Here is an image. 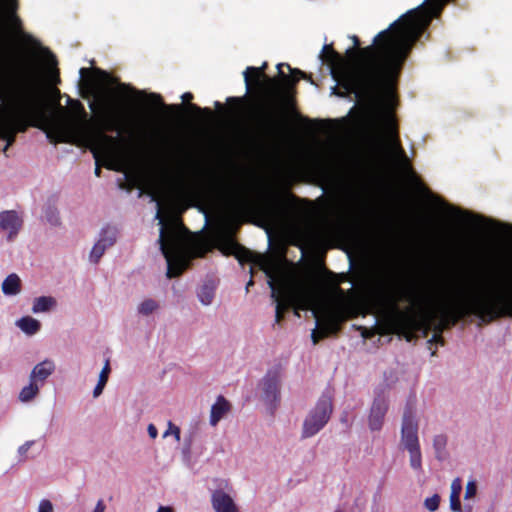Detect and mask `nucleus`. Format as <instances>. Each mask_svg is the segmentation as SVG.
Wrapping results in <instances>:
<instances>
[{
    "mask_svg": "<svg viewBox=\"0 0 512 512\" xmlns=\"http://www.w3.org/2000/svg\"><path fill=\"white\" fill-rule=\"evenodd\" d=\"M428 21L420 10L408 11L379 32L372 45L359 50L348 49L350 62L334 50L332 44L324 45L320 57L343 89L334 87L333 93L340 97L353 94L359 102L370 101L379 89L398 77Z\"/></svg>",
    "mask_w": 512,
    "mask_h": 512,
    "instance_id": "nucleus-1",
    "label": "nucleus"
},
{
    "mask_svg": "<svg viewBox=\"0 0 512 512\" xmlns=\"http://www.w3.org/2000/svg\"><path fill=\"white\" fill-rule=\"evenodd\" d=\"M370 301L384 312L392 331L411 342L418 333L426 337L432 326L442 335L445 329L469 316L488 324L500 318H512V293H475L460 300L430 309L431 294L427 291L399 290L385 279H379L370 290Z\"/></svg>",
    "mask_w": 512,
    "mask_h": 512,
    "instance_id": "nucleus-2",
    "label": "nucleus"
},
{
    "mask_svg": "<svg viewBox=\"0 0 512 512\" xmlns=\"http://www.w3.org/2000/svg\"><path fill=\"white\" fill-rule=\"evenodd\" d=\"M267 63L261 67L249 66L244 71V81L249 97H228L227 104L235 108L249 103L250 118L254 124L257 136L261 140L275 139L282 131L290 113L296 112V100L293 95L294 87L301 78L309 79L305 72L292 68L287 63L277 65L278 77L270 78L265 74Z\"/></svg>",
    "mask_w": 512,
    "mask_h": 512,
    "instance_id": "nucleus-3",
    "label": "nucleus"
},
{
    "mask_svg": "<svg viewBox=\"0 0 512 512\" xmlns=\"http://www.w3.org/2000/svg\"><path fill=\"white\" fill-rule=\"evenodd\" d=\"M70 116L67 121H57L55 124L59 134V142H73L80 138L87 142L96 160L95 175L100 177L101 157L108 160L107 167L112 169V162L118 161L122 154V144L125 139L120 135L128 133L130 139H134V131L131 127V115L128 106L122 101L112 100L107 95H99L97 102H90L89 107L96 113V119L100 130L93 131L90 119L84 105L76 99H69Z\"/></svg>",
    "mask_w": 512,
    "mask_h": 512,
    "instance_id": "nucleus-4",
    "label": "nucleus"
},
{
    "mask_svg": "<svg viewBox=\"0 0 512 512\" xmlns=\"http://www.w3.org/2000/svg\"><path fill=\"white\" fill-rule=\"evenodd\" d=\"M0 99L9 109V118L0 119V139L6 141L4 152L15 142L17 133L29 127L45 131L50 142H59L55 124L67 118L47 114L41 86L29 61L1 82Z\"/></svg>",
    "mask_w": 512,
    "mask_h": 512,
    "instance_id": "nucleus-5",
    "label": "nucleus"
},
{
    "mask_svg": "<svg viewBox=\"0 0 512 512\" xmlns=\"http://www.w3.org/2000/svg\"><path fill=\"white\" fill-rule=\"evenodd\" d=\"M220 249L225 255H234L240 264L251 263L263 270L271 288V297L276 303L275 322L280 324L284 319L285 313L290 308L295 309V314L299 316L298 309L307 308L308 299L306 294L295 285L281 280L276 281L273 271L263 259L261 255L253 253L251 250L239 244L234 239V231L232 227H228L219 237Z\"/></svg>",
    "mask_w": 512,
    "mask_h": 512,
    "instance_id": "nucleus-6",
    "label": "nucleus"
},
{
    "mask_svg": "<svg viewBox=\"0 0 512 512\" xmlns=\"http://www.w3.org/2000/svg\"><path fill=\"white\" fill-rule=\"evenodd\" d=\"M156 218L159 220L160 235L158 242L160 250L167 262V277L180 276L188 267L189 260L184 251L183 240L180 237L177 226H182L178 218L166 220L161 203L158 202Z\"/></svg>",
    "mask_w": 512,
    "mask_h": 512,
    "instance_id": "nucleus-7",
    "label": "nucleus"
},
{
    "mask_svg": "<svg viewBox=\"0 0 512 512\" xmlns=\"http://www.w3.org/2000/svg\"><path fill=\"white\" fill-rule=\"evenodd\" d=\"M183 192L187 195H204L216 200L225 201L238 208L247 206V201L236 191L231 181L222 175L214 172L207 174V177L193 185H181Z\"/></svg>",
    "mask_w": 512,
    "mask_h": 512,
    "instance_id": "nucleus-8",
    "label": "nucleus"
},
{
    "mask_svg": "<svg viewBox=\"0 0 512 512\" xmlns=\"http://www.w3.org/2000/svg\"><path fill=\"white\" fill-rule=\"evenodd\" d=\"M313 313L317 324L311 334L314 344L330 335L337 334L341 329V324L352 316L350 308L344 304L324 308L320 314L318 311H313Z\"/></svg>",
    "mask_w": 512,
    "mask_h": 512,
    "instance_id": "nucleus-9",
    "label": "nucleus"
},
{
    "mask_svg": "<svg viewBox=\"0 0 512 512\" xmlns=\"http://www.w3.org/2000/svg\"><path fill=\"white\" fill-rule=\"evenodd\" d=\"M332 411L331 398L326 395L321 396L303 422L302 438H310L316 435L328 423Z\"/></svg>",
    "mask_w": 512,
    "mask_h": 512,
    "instance_id": "nucleus-10",
    "label": "nucleus"
},
{
    "mask_svg": "<svg viewBox=\"0 0 512 512\" xmlns=\"http://www.w3.org/2000/svg\"><path fill=\"white\" fill-rule=\"evenodd\" d=\"M18 6V0H7L6 5H0V11H3L10 29L19 36L24 44L34 49L41 48V43L31 34L24 31L23 22L17 14Z\"/></svg>",
    "mask_w": 512,
    "mask_h": 512,
    "instance_id": "nucleus-11",
    "label": "nucleus"
},
{
    "mask_svg": "<svg viewBox=\"0 0 512 512\" xmlns=\"http://www.w3.org/2000/svg\"><path fill=\"white\" fill-rule=\"evenodd\" d=\"M401 444L406 450L420 447L418 438V423L413 416L412 407L407 405L402 420Z\"/></svg>",
    "mask_w": 512,
    "mask_h": 512,
    "instance_id": "nucleus-12",
    "label": "nucleus"
},
{
    "mask_svg": "<svg viewBox=\"0 0 512 512\" xmlns=\"http://www.w3.org/2000/svg\"><path fill=\"white\" fill-rule=\"evenodd\" d=\"M284 198L288 200L296 199L295 195L290 192H285L283 196L273 194L267 201L257 206L259 215L268 222L274 221L278 216L279 207L283 205Z\"/></svg>",
    "mask_w": 512,
    "mask_h": 512,
    "instance_id": "nucleus-13",
    "label": "nucleus"
},
{
    "mask_svg": "<svg viewBox=\"0 0 512 512\" xmlns=\"http://www.w3.org/2000/svg\"><path fill=\"white\" fill-rule=\"evenodd\" d=\"M387 411V399L382 395L376 396L373 400L368 416V425L371 431H379L382 429Z\"/></svg>",
    "mask_w": 512,
    "mask_h": 512,
    "instance_id": "nucleus-14",
    "label": "nucleus"
},
{
    "mask_svg": "<svg viewBox=\"0 0 512 512\" xmlns=\"http://www.w3.org/2000/svg\"><path fill=\"white\" fill-rule=\"evenodd\" d=\"M382 119L384 122L388 142L391 149L394 150L400 156L405 157V151L400 142L398 127L393 114L389 111H384L382 113Z\"/></svg>",
    "mask_w": 512,
    "mask_h": 512,
    "instance_id": "nucleus-15",
    "label": "nucleus"
},
{
    "mask_svg": "<svg viewBox=\"0 0 512 512\" xmlns=\"http://www.w3.org/2000/svg\"><path fill=\"white\" fill-rule=\"evenodd\" d=\"M262 386L264 401L271 405L272 408H276L280 400L279 378L277 374L268 373L262 381Z\"/></svg>",
    "mask_w": 512,
    "mask_h": 512,
    "instance_id": "nucleus-16",
    "label": "nucleus"
},
{
    "mask_svg": "<svg viewBox=\"0 0 512 512\" xmlns=\"http://www.w3.org/2000/svg\"><path fill=\"white\" fill-rule=\"evenodd\" d=\"M23 220L14 210H7L0 213V231L8 233V240L11 241L18 234Z\"/></svg>",
    "mask_w": 512,
    "mask_h": 512,
    "instance_id": "nucleus-17",
    "label": "nucleus"
},
{
    "mask_svg": "<svg viewBox=\"0 0 512 512\" xmlns=\"http://www.w3.org/2000/svg\"><path fill=\"white\" fill-rule=\"evenodd\" d=\"M211 503L215 512H239L232 497L222 490H215L212 493Z\"/></svg>",
    "mask_w": 512,
    "mask_h": 512,
    "instance_id": "nucleus-18",
    "label": "nucleus"
},
{
    "mask_svg": "<svg viewBox=\"0 0 512 512\" xmlns=\"http://www.w3.org/2000/svg\"><path fill=\"white\" fill-rule=\"evenodd\" d=\"M231 405L222 395L217 397L211 407L210 424L216 426L218 422L230 411Z\"/></svg>",
    "mask_w": 512,
    "mask_h": 512,
    "instance_id": "nucleus-19",
    "label": "nucleus"
},
{
    "mask_svg": "<svg viewBox=\"0 0 512 512\" xmlns=\"http://www.w3.org/2000/svg\"><path fill=\"white\" fill-rule=\"evenodd\" d=\"M55 370V365L50 360L38 363L32 370L30 380L43 383Z\"/></svg>",
    "mask_w": 512,
    "mask_h": 512,
    "instance_id": "nucleus-20",
    "label": "nucleus"
},
{
    "mask_svg": "<svg viewBox=\"0 0 512 512\" xmlns=\"http://www.w3.org/2000/svg\"><path fill=\"white\" fill-rule=\"evenodd\" d=\"M21 291V280L15 273L8 275L2 283V292L5 295H16Z\"/></svg>",
    "mask_w": 512,
    "mask_h": 512,
    "instance_id": "nucleus-21",
    "label": "nucleus"
},
{
    "mask_svg": "<svg viewBox=\"0 0 512 512\" xmlns=\"http://www.w3.org/2000/svg\"><path fill=\"white\" fill-rule=\"evenodd\" d=\"M462 491V481L460 478H455L451 483L450 493V508L454 512L461 511L460 494Z\"/></svg>",
    "mask_w": 512,
    "mask_h": 512,
    "instance_id": "nucleus-22",
    "label": "nucleus"
},
{
    "mask_svg": "<svg viewBox=\"0 0 512 512\" xmlns=\"http://www.w3.org/2000/svg\"><path fill=\"white\" fill-rule=\"evenodd\" d=\"M17 325L23 332L28 335L36 334L41 327L40 322L30 316L22 317L17 321Z\"/></svg>",
    "mask_w": 512,
    "mask_h": 512,
    "instance_id": "nucleus-23",
    "label": "nucleus"
},
{
    "mask_svg": "<svg viewBox=\"0 0 512 512\" xmlns=\"http://www.w3.org/2000/svg\"><path fill=\"white\" fill-rule=\"evenodd\" d=\"M56 306V300L51 296H41L35 298L33 302V313L47 312Z\"/></svg>",
    "mask_w": 512,
    "mask_h": 512,
    "instance_id": "nucleus-24",
    "label": "nucleus"
},
{
    "mask_svg": "<svg viewBox=\"0 0 512 512\" xmlns=\"http://www.w3.org/2000/svg\"><path fill=\"white\" fill-rule=\"evenodd\" d=\"M39 392V386L36 382L30 380V384L22 388L19 394V399L22 402L31 401Z\"/></svg>",
    "mask_w": 512,
    "mask_h": 512,
    "instance_id": "nucleus-25",
    "label": "nucleus"
},
{
    "mask_svg": "<svg viewBox=\"0 0 512 512\" xmlns=\"http://www.w3.org/2000/svg\"><path fill=\"white\" fill-rule=\"evenodd\" d=\"M117 231L113 227H105L100 235L98 243L105 244L107 247L112 246L116 242Z\"/></svg>",
    "mask_w": 512,
    "mask_h": 512,
    "instance_id": "nucleus-26",
    "label": "nucleus"
},
{
    "mask_svg": "<svg viewBox=\"0 0 512 512\" xmlns=\"http://www.w3.org/2000/svg\"><path fill=\"white\" fill-rule=\"evenodd\" d=\"M117 231L113 227H105L100 235L98 243L105 244L107 247L112 246L116 242Z\"/></svg>",
    "mask_w": 512,
    "mask_h": 512,
    "instance_id": "nucleus-27",
    "label": "nucleus"
},
{
    "mask_svg": "<svg viewBox=\"0 0 512 512\" xmlns=\"http://www.w3.org/2000/svg\"><path fill=\"white\" fill-rule=\"evenodd\" d=\"M410 456V466L415 471L422 470V454L420 447L407 450Z\"/></svg>",
    "mask_w": 512,
    "mask_h": 512,
    "instance_id": "nucleus-28",
    "label": "nucleus"
},
{
    "mask_svg": "<svg viewBox=\"0 0 512 512\" xmlns=\"http://www.w3.org/2000/svg\"><path fill=\"white\" fill-rule=\"evenodd\" d=\"M149 98L151 99V101L154 105L159 106L164 109H169L174 112H179L183 109V105H181V104L166 105L163 102V99L160 94L152 93V94H150Z\"/></svg>",
    "mask_w": 512,
    "mask_h": 512,
    "instance_id": "nucleus-29",
    "label": "nucleus"
},
{
    "mask_svg": "<svg viewBox=\"0 0 512 512\" xmlns=\"http://www.w3.org/2000/svg\"><path fill=\"white\" fill-rule=\"evenodd\" d=\"M158 308V303L153 299L144 300L138 307V312L142 315L148 316Z\"/></svg>",
    "mask_w": 512,
    "mask_h": 512,
    "instance_id": "nucleus-30",
    "label": "nucleus"
},
{
    "mask_svg": "<svg viewBox=\"0 0 512 512\" xmlns=\"http://www.w3.org/2000/svg\"><path fill=\"white\" fill-rule=\"evenodd\" d=\"M447 445V437L443 434L436 435L433 439V447L436 451V457L441 459L440 454L444 451Z\"/></svg>",
    "mask_w": 512,
    "mask_h": 512,
    "instance_id": "nucleus-31",
    "label": "nucleus"
},
{
    "mask_svg": "<svg viewBox=\"0 0 512 512\" xmlns=\"http://www.w3.org/2000/svg\"><path fill=\"white\" fill-rule=\"evenodd\" d=\"M198 296H199L200 301L204 305H209L212 302V299L214 297L213 288L208 285L202 286Z\"/></svg>",
    "mask_w": 512,
    "mask_h": 512,
    "instance_id": "nucleus-32",
    "label": "nucleus"
},
{
    "mask_svg": "<svg viewBox=\"0 0 512 512\" xmlns=\"http://www.w3.org/2000/svg\"><path fill=\"white\" fill-rule=\"evenodd\" d=\"M107 248V245L97 242L91 250L90 260L94 263H97Z\"/></svg>",
    "mask_w": 512,
    "mask_h": 512,
    "instance_id": "nucleus-33",
    "label": "nucleus"
},
{
    "mask_svg": "<svg viewBox=\"0 0 512 512\" xmlns=\"http://www.w3.org/2000/svg\"><path fill=\"white\" fill-rule=\"evenodd\" d=\"M440 504V496L438 494H434L433 496L426 498L424 501V506L427 510L434 512L439 508Z\"/></svg>",
    "mask_w": 512,
    "mask_h": 512,
    "instance_id": "nucleus-34",
    "label": "nucleus"
},
{
    "mask_svg": "<svg viewBox=\"0 0 512 512\" xmlns=\"http://www.w3.org/2000/svg\"><path fill=\"white\" fill-rule=\"evenodd\" d=\"M116 93L119 95H123V96L128 93L140 94L139 91H137L135 88H133L130 84H126V83H119L117 85Z\"/></svg>",
    "mask_w": 512,
    "mask_h": 512,
    "instance_id": "nucleus-35",
    "label": "nucleus"
},
{
    "mask_svg": "<svg viewBox=\"0 0 512 512\" xmlns=\"http://www.w3.org/2000/svg\"><path fill=\"white\" fill-rule=\"evenodd\" d=\"M187 108L196 114L204 115L205 117H212L213 113L210 108H201L196 104L189 103Z\"/></svg>",
    "mask_w": 512,
    "mask_h": 512,
    "instance_id": "nucleus-36",
    "label": "nucleus"
},
{
    "mask_svg": "<svg viewBox=\"0 0 512 512\" xmlns=\"http://www.w3.org/2000/svg\"><path fill=\"white\" fill-rule=\"evenodd\" d=\"M110 371H111L110 362H109V359H107L103 369L100 372L98 381L106 384L108 381V378H109Z\"/></svg>",
    "mask_w": 512,
    "mask_h": 512,
    "instance_id": "nucleus-37",
    "label": "nucleus"
},
{
    "mask_svg": "<svg viewBox=\"0 0 512 512\" xmlns=\"http://www.w3.org/2000/svg\"><path fill=\"white\" fill-rule=\"evenodd\" d=\"M476 492H477L476 483L474 481H469L466 485L465 499L474 497L476 495Z\"/></svg>",
    "mask_w": 512,
    "mask_h": 512,
    "instance_id": "nucleus-38",
    "label": "nucleus"
},
{
    "mask_svg": "<svg viewBox=\"0 0 512 512\" xmlns=\"http://www.w3.org/2000/svg\"><path fill=\"white\" fill-rule=\"evenodd\" d=\"M38 512H53L52 503L47 499L42 500L39 504Z\"/></svg>",
    "mask_w": 512,
    "mask_h": 512,
    "instance_id": "nucleus-39",
    "label": "nucleus"
},
{
    "mask_svg": "<svg viewBox=\"0 0 512 512\" xmlns=\"http://www.w3.org/2000/svg\"><path fill=\"white\" fill-rule=\"evenodd\" d=\"M34 444V441H27L23 445H21L18 449V453L20 456H25L31 446Z\"/></svg>",
    "mask_w": 512,
    "mask_h": 512,
    "instance_id": "nucleus-40",
    "label": "nucleus"
},
{
    "mask_svg": "<svg viewBox=\"0 0 512 512\" xmlns=\"http://www.w3.org/2000/svg\"><path fill=\"white\" fill-rule=\"evenodd\" d=\"M105 385H106L105 383L98 381L97 385L95 386V388L93 390V396L95 398L101 395Z\"/></svg>",
    "mask_w": 512,
    "mask_h": 512,
    "instance_id": "nucleus-41",
    "label": "nucleus"
},
{
    "mask_svg": "<svg viewBox=\"0 0 512 512\" xmlns=\"http://www.w3.org/2000/svg\"><path fill=\"white\" fill-rule=\"evenodd\" d=\"M429 342H435V343H439L441 345H444V338L439 333H434L432 338L429 340Z\"/></svg>",
    "mask_w": 512,
    "mask_h": 512,
    "instance_id": "nucleus-42",
    "label": "nucleus"
},
{
    "mask_svg": "<svg viewBox=\"0 0 512 512\" xmlns=\"http://www.w3.org/2000/svg\"><path fill=\"white\" fill-rule=\"evenodd\" d=\"M148 434L152 439H155L158 435L157 428L153 424H149L148 426Z\"/></svg>",
    "mask_w": 512,
    "mask_h": 512,
    "instance_id": "nucleus-43",
    "label": "nucleus"
},
{
    "mask_svg": "<svg viewBox=\"0 0 512 512\" xmlns=\"http://www.w3.org/2000/svg\"><path fill=\"white\" fill-rule=\"evenodd\" d=\"M169 428L171 429L172 433L175 435V438L177 441L180 440V429L179 427L173 425L171 422L169 423Z\"/></svg>",
    "mask_w": 512,
    "mask_h": 512,
    "instance_id": "nucleus-44",
    "label": "nucleus"
},
{
    "mask_svg": "<svg viewBox=\"0 0 512 512\" xmlns=\"http://www.w3.org/2000/svg\"><path fill=\"white\" fill-rule=\"evenodd\" d=\"M105 504H104V501L102 499H100L97 504H96V507L94 509L93 512H104L105 511Z\"/></svg>",
    "mask_w": 512,
    "mask_h": 512,
    "instance_id": "nucleus-45",
    "label": "nucleus"
},
{
    "mask_svg": "<svg viewBox=\"0 0 512 512\" xmlns=\"http://www.w3.org/2000/svg\"><path fill=\"white\" fill-rule=\"evenodd\" d=\"M351 39L353 40V43H354V48H353V49H354V50H359V49H361V48L359 47V46H360V40H359V38H358L356 35H354V36H352V37H351Z\"/></svg>",
    "mask_w": 512,
    "mask_h": 512,
    "instance_id": "nucleus-46",
    "label": "nucleus"
},
{
    "mask_svg": "<svg viewBox=\"0 0 512 512\" xmlns=\"http://www.w3.org/2000/svg\"><path fill=\"white\" fill-rule=\"evenodd\" d=\"M184 102H190L193 99V94L190 92H186L181 96Z\"/></svg>",
    "mask_w": 512,
    "mask_h": 512,
    "instance_id": "nucleus-47",
    "label": "nucleus"
},
{
    "mask_svg": "<svg viewBox=\"0 0 512 512\" xmlns=\"http://www.w3.org/2000/svg\"><path fill=\"white\" fill-rule=\"evenodd\" d=\"M157 512H174L172 507L169 506H160Z\"/></svg>",
    "mask_w": 512,
    "mask_h": 512,
    "instance_id": "nucleus-48",
    "label": "nucleus"
},
{
    "mask_svg": "<svg viewBox=\"0 0 512 512\" xmlns=\"http://www.w3.org/2000/svg\"><path fill=\"white\" fill-rule=\"evenodd\" d=\"M373 333L371 331H369L368 329L364 328L363 332H362V336L364 338H370L372 337Z\"/></svg>",
    "mask_w": 512,
    "mask_h": 512,
    "instance_id": "nucleus-49",
    "label": "nucleus"
},
{
    "mask_svg": "<svg viewBox=\"0 0 512 512\" xmlns=\"http://www.w3.org/2000/svg\"><path fill=\"white\" fill-rule=\"evenodd\" d=\"M214 105L219 112L225 111V107L220 102L216 101Z\"/></svg>",
    "mask_w": 512,
    "mask_h": 512,
    "instance_id": "nucleus-50",
    "label": "nucleus"
},
{
    "mask_svg": "<svg viewBox=\"0 0 512 512\" xmlns=\"http://www.w3.org/2000/svg\"><path fill=\"white\" fill-rule=\"evenodd\" d=\"M89 73H90V69H88V68H81V69H80V75H81V77H85V76H86L87 74H89Z\"/></svg>",
    "mask_w": 512,
    "mask_h": 512,
    "instance_id": "nucleus-51",
    "label": "nucleus"
},
{
    "mask_svg": "<svg viewBox=\"0 0 512 512\" xmlns=\"http://www.w3.org/2000/svg\"><path fill=\"white\" fill-rule=\"evenodd\" d=\"M417 184L419 188L422 189L424 192H426L429 195L431 194V192L420 181H418Z\"/></svg>",
    "mask_w": 512,
    "mask_h": 512,
    "instance_id": "nucleus-52",
    "label": "nucleus"
},
{
    "mask_svg": "<svg viewBox=\"0 0 512 512\" xmlns=\"http://www.w3.org/2000/svg\"><path fill=\"white\" fill-rule=\"evenodd\" d=\"M48 220H49L52 224H57V223H58V218H57V217H54V215H51L50 217H48Z\"/></svg>",
    "mask_w": 512,
    "mask_h": 512,
    "instance_id": "nucleus-53",
    "label": "nucleus"
},
{
    "mask_svg": "<svg viewBox=\"0 0 512 512\" xmlns=\"http://www.w3.org/2000/svg\"><path fill=\"white\" fill-rule=\"evenodd\" d=\"M95 72L99 73V74H100V75H102L103 77H107V76H108V74H107L105 71H103V70H101V69H99V68H96V69H95Z\"/></svg>",
    "mask_w": 512,
    "mask_h": 512,
    "instance_id": "nucleus-54",
    "label": "nucleus"
},
{
    "mask_svg": "<svg viewBox=\"0 0 512 512\" xmlns=\"http://www.w3.org/2000/svg\"><path fill=\"white\" fill-rule=\"evenodd\" d=\"M254 284L252 278L249 280V282L247 283L246 285V291H249V287L252 286Z\"/></svg>",
    "mask_w": 512,
    "mask_h": 512,
    "instance_id": "nucleus-55",
    "label": "nucleus"
},
{
    "mask_svg": "<svg viewBox=\"0 0 512 512\" xmlns=\"http://www.w3.org/2000/svg\"><path fill=\"white\" fill-rule=\"evenodd\" d=\"M449 208H450V209H452V210H454L456 213H459V214H460V213H462V211H461V210L456 209V208H454V207L449 206Z\"/></svg>",
    "mask_w": 512,
    "mask_h": 512,
    "instance_id": "nucleus-56",
    "label": "nucleus"
},
{
    "mask_svg": "<svg viewBox=\"0 0 512 512\" xmlns=\"http://www.w3.org/2000/svg\"><path fill=\"white\" fill-rule=\"evenodd\" d=\"M7 4V0H0V5H6Z\"/></svg>",
    "mask_w": 512,
    "mask_h": 512,
    "instance_id": "nucleus-57",
    "label": "nucleus"
},
{
    "mask_svg": "<svg viewBox=\"0 0 512 512\" xmlns=\"http://www.w3.org/2000/svg\"><path fill=\"white\" fill-rule=\"evenodd\" d=\"M60 110H61L62 112H66V110H65L63 107H61V106H60Z\"/></svg>",
    "mask_w": 512,
    "mask_h": 512,
    "instance_id": "nucleus-58",
    "label": "nucleus"
}]
</instances>
